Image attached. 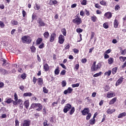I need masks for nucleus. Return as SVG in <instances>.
Segmentation results:
<instances>
[{"label":"nucleus","instance_id":"38","mask_svg":"<svg viewBox=\"0 0 126 126\" xmlns=\"http://www.w3.org/2000/svg\"><path fill=\"white\" fill-rule=\"evenodd\" d=\"M43 92L44 93H46V94H47V93H48V92H49V90L48 89H47L46 87H44L43 88Z\"/></svg>","mask_w":126,"mask_h":126},{"label":"nucleus","instance_id":"11","mask_svg":"<svg viewBox=\"0 0 126 126\" xmlns=\"http://www.w3.org/2000/svg\"><path fill=\"white\" fill-rule=\"evenodd\" d=\"M73 90V89H72V88L69 87V88H68V89L67 90H65L63 92V94L65 95H66V94H70V93H71L72 92Z\"/></svg>","mask_w":126,"mask_h":126},{"label":"nucleus","instance_id":"15","mask_svg":"<svg viewBox=\"0 0 126 126\" xmlns=\"http://www.w3.org/2000/svg\"><path fill=\"white\" fill-rule=\"evenodd\" d=\"M37 84H38L39 86H42V85H43V78H38L37 79Z\"/></svg>","mask_w":126,"mask_h":126},{"label":"nucleus","instance_id":"31","mask_svg":"<svg viewBox=\"0 0 126 126\" xmlns=\"http://www.w3.org/2000/svg\"><path fill=\"white\" fill-rule=\"evenodd\" d=\"M89 122L90 125H95V119L94 118L91 119L89 121Z\"/></svg>","mask_w":126,"mask_h":126},{"label":"nucleus","instance_id":"61","mask_svg":"<svg viewBox=\"0 0 126 126\" xmlns=\"http://www.w3.org/2000/svg\"><path fill=\"white\" fill-rule=\"evenodd\" d=\"M100 4H101V5H106V1H104V0H102L100 2Z\"/></svg>","mask_w":126,"mask_h":126},{"label":"nucleus","instance_id":"56","mask_svg":"<svg viewBox=\"0 0 126 126\" xmlns=\"http://www.w3.org/2000/svg\"><path fill=\"white\" fill-rule=\"evenodd\" d=\"M65 50H68L69 48H70V46H69V44H67L65 45Z\"/></svg>","mask_w":126,"mask_h":126},{"label":"nucleus","instance_id":"5","mask_svg":"<svg viewBox=\"0 0 126 126\" xmlns=\"http://www.w3.org/2000/svg\"><path fill=\"white\" fill-rule=\"evenodd\" d=\"M72 107V106H71V105H70V104L68 103L64 106L63 112H64V113H66L68 111H69V110L71 109Z\"/></svg>","mask_w":126,"mask_h":126},{"label":"nucleus","instance_id":"18","mask_svg":"<svg viewBox=\"0 0 126 126\" xmlns=\"http://www.w3.org/2000/svg\"><path fill=\"white\" fill-rule=\"evenodd\" d=\"M55 75H59L60 74V67L58 66L54 71Z\"/></svg>","mask_w":126,"mask_h":126},{"label":"nucleus","instance_id":"37","mask_svg":"<svg viewBox=\"0 0 126 126\" xmlns=\"http://www.w3.org/2000/svg\"><path fill=\"white\" fill-rule=\"evenodd\" d=\"M11 24L14 26L18 25V22L16 20H13L11 21Z\"/></svg>","mask_w":126,"mask_h":126},{"label":"nucleus","instance_id":"2","mask_svg":"<svg viewBox=\"0 0 126 126\" xmlns=\"http://www.w3.org/2000/svg\"><path fill=\"white\" fill-rule=\"evenodd\" d=\"M22 40L23 43L30 44L31 43V37L29 36L25 35L22 37Z\"/></svg>","mask_w":126,"mask_h":126},{"label":"nucleus","instance_id":"23","mask_svg":"<svg viewBox=\"0 0 126 126\" xmlns=\"http://www.w3.org/2000/svg\"><path fill=\"white\" fill-rule=\"evenodd\" d=\"M126 113L123 112V113L120 114L118 115V119H122V118H124V117H126Z\"/></svg>","mask_w":126,"mask_h":126},{"label":"nucleus","instance_id":"42","mask_svg":"<svg viewBox=\"0 0 126 126\" xmlns=\"http://www.w3.org/2000/svg\"><path fill=\"white\" fill-rule=\"evenodd\" d=\"M120 53L122 55H126V49H125L123 50L122 49H121Z\"/></svg>","mask_w":126,"mask_h":126},{"label":"nucleus","instance_id":"26","mask_svg":"<svg viewBox=\"0 0 126 126\" xmlns=\"http://www.w3.org/2000/svg\"><path fill=\"white\" fill-rule=\"evenodd\" d=\"M114 26L115 28H118V26H119V22L116 19H115L114 20Z\"/></svg>","mask_w":126,"mask_h":126},{"label":"nucleus","instance_id":"20","mask_svg":"<svg viewBox=\"0 0 126 126\" xmlns=\"http://www.w3.org/2000/svg\"><path fill=\"white\" fill-rule=\"evenodd\" d=\"M115 93H108L107 94V98H112V97H115Z\"/></svg>","mask_w":126,"mask_h":126},{"label":"nucleus","instance_id":"36","mask_svg":"<svg viewBox=\"0 0 126 126\" xmlns=\"http://www.w3.org/2000/svg\"><path fill=\"white\" fill-rule=\"evenodd\" d=\"M81 4H82V5H86V4H87V0H81Z\"/></svg>","mask_w":126,"mask_h":126},{"label":"nucleus","instance_id":"17","mask_svg":"<svg viewBox=\"0 0 126 126\" xmlns=\"http://www.w3.org/2000/svg\"><path fill=\"white\" fill-rule=\"evenodd\" d=\"M43 68L45 71H48L50 69V67H49V65L48 63H45L43 65Z\"/></svg>","mask_w":126,"mask_h":126},{"label":"nucleus","instance_id":"43","mask_svg":"<svg viewBox=\"0 0 126 126\" xmlns=\"http://www.w3.org/2000/svg\"><path fill=\"white\" fill-rule=\"evenodd\" d=\"M79 87V83L73 84L72 85V87L73 88H75V87Z\"/></svg>","mask_w":126,"mask_h":126},{"label":"nucleus","instance_id":"57","mask_svg":"<svg viewBox=\"0 0 126 126\" xmlns=\"http://www.w3.org/2000/svg\"><path fill=\"white\" fill-rule=\"evenodd\" d=\"M36 17H37V16L35 14H34V13L32 15V21H33V20H34L35 18H36Z\"/></svg>","mask_w":126,"mask_h":126},{"label":"nucleus","instance_id":"10","mask_svg":"<svg viewBox=\"0 0 126 126\" xmlns=\"http://www.w3.org/2000/svg\"><path fill=\"white\" fill-rule=\"evenodd\" d=\"M56 37H57V34L55 33H52L50 37V42H53L55 41V39H56Z\"/></svg>","mask_w":126,"mask_h":126},{"label":"nucleus","instance_id":"40","mask_svg":"<svg viewBox=\"0 0 126 126\" xmlns=\"http://www.w3.org/2000/svg\"><path fill=\"white\" fill-rule=\"evenodd\" d=\"M120 60L121 62H125V61H126V57H123V56H120L119 57Z\"/></svg>","mask_w":126,"mask_h":126},{"label":"nucleus","instance_id":"3","mask_svg":"<svg viewBox=\"0 0 126 126\" xmlns=\"http://www.w3.org/2000/svg\"><path fill=\"white\" fill-rule=\"evenodd\" d=\"M73 23L76 24V25H80V24L82 23L81 18L77 15L75 16V18L73 20Z\"/></svg>","mask_w":126,"mask_h":126},{"label":"nucleus","instance_id":"25","mask_svg":"<svg viewBox=\"0 0 126 126\" xmlns=\"http://www.w3.org/2000/svg\"><path fill=\"white\" fill-rule=\"evenodd\" d=\"M43 36L44 38H45V39H48V38H49V37L50 36V33H49V32H45L43 33Z\"/></svg>","mask_w":126,"mask_h":126},{"label":"nucleus","instance_id":"22","mask_svg":"<svg viewBox=\"0 0 126 126\" xmlns=\"http://www.w3.org/2000/svg\"><path fill=\"white\" fill-rule=\"evenodd\" d=\"M117 101V97H114L109 101V105H113V104L116 103Z\"/></svg>","mask_w":126,"mask_h":126},{"label":"nucleus","instance_id":"30","mask_svg":"<svg viewBox=\"0 0 126 126\" xmlns=\"http://www.w3.org/2000/svg\"><path fill=\"white\" fill-rule=\"evenodd\" d=\"M43 40L42 39V38H38L37 40H36V45H40V44H41V43H42V41Z\"/></svg>","mask_w":126,"mask_h":126},{"label":"nucleus","instance_id":"49","mask_svg":"<svg viewBox=\"0 0 126 126\" xmlns=\"http://www.w3.org/2000/svg\"><path fill=\"white\" fill-rule=\"evenodd\" d=\"M85 12L86 15H87V16H89V15H90V12L87 9H85Z\"/></svg>","mask_w":126,"mask_h":126},{"label":"nucleus","instance_id":"54","mask_svg":"<svg viewBox=\"0 0 126 126\" xmlns=\"http://www.w3.org/2000/svg\"><path fill=\"white\" fill-rule=\"evenodd\" d=\"M103 27L105 29H108L109 28V25H108V24L104 23L103 24Z\"/></svg>","mask_w":126,"mask_h":126},{"label":"nucleus","instance_id":"34","mask_svg":"<svg viewBox=\"0 0 126 126\" xmlns=\"http://www.w3.org/2000/svg\"><path fill=\"white\" fill-rule=\"evenodd\" d=\"M102 75V72H99L93 75L94 77H98V76H100Z\"/></svg>","mask_w":126,"mask_h":126},{"label":"nucleus","instance_id":"21","mask_svg":"<svg viewBox=\"0 0 126 126\" xmlns=\"http://www.w3.org/2000/svg\"><path fill=\"white\" fill-rule=\"evenodd\" d=\"M116 112V109H108L107 111V114H109V115H111V114H113V113Z\"/></svg>","mask_w":126,"mask_h":126},{"label":"nucleus","instance_id":"27","mask_svg":"<svg viewBox=\"0 0 126 126\" xmlns=\"http://www.w3.org/2000/svg\"><path fill=\"white\" fill-rule=\"evenodd\" d=\"M70 109L71 110H70L69 114V115H71L74 113V112H75V108L74 107H72Z\"/></svg>","mask_w":126,"mask_h":126},{"label":"nucleus","instance_id":"41","mask_svg":"<svg viewBox=\"0 0 126 126\" xmlns=\"http://www.w3.org/2000/svg\"><path fill=\"white\" fill-rule=\"evenodd\" d=\"M38 81V79L36 78L35 77H33L32 82L33 84H36V82Z\"/></svg>","mask_w":126,"mask_h":126},{"label":"nucleus","instance_id":"33","mask_svg":"<svg viewBox=\"0 0 126 126\" xmlns=\"http://www.w3.org/2000/svg\"><path fill=\"white\" fill-rule=\"evenodd\" d=\"M117 71H118V67H114L112 69L113 74H116V73H117Z\"/></svg>","mask_w":126,"mask_h":126},{"label":"nucleus","instance_id":"53","mask_svg":"<svg viewBox=\"0 0 126 126\" xmlns=\"http://www.w3.org/2000/svg\"><path fill=\"white\" fill-rule=\"evenodd\" d=\"M65 72H66V71L65 70H63L60 73V74L61 75H65Z\"/></svg>","mask_w":126,"mask_h":126},{"label":"nucleus","instance_id":"47","mask_svg":"<svg viewBox=\"0 0 126 126\" xmlns=\"http://www.w3.org/2000/svg\"><path fill=\"white\" fill-rule=\"evenodd\" d=\"M1 62H3L2 65H5V63H6V60L4 59L1 58Z\"/></svg>","mask_w":126,"mask_h":126},{"label":"nucleus","instance_id":"1","mask_svg":"<svg viewBox=\"0 0 126 126\" xmlns=\"http://www.w3.org/2000/svg\"><path fill=\"white\" fill-rule=\"evenodd\" d=\"M101 66H102V64H101V63H97V65H96V62L94 61V62L91 67V70L92 71H97V70L101 68Z\"/></svg>","mask_w":126,"mask_h":126},{"label":"nucleus","instance_id":"29","mask_svg":"<svg viewBox=\"0 0 126 126\" xmlns=\"http://www.w3.org/2000/svg\"><path fill=\"white\" fill-rule=\"evenodd\" d=\"M109 64H113V63H114V59L113 58H110L108 60Z\"/></svg>","mask_w":126,"mask_h":126},{"label":"nucleus","instance_id":"64","mask_svg":"<svg viewBox=\"0 0 126 126\" xmlns=\"http://www.w3.org/2000/svg\"><path fill=\"white\" fill-rule=\"evenodd\" d=\"M35 7L37 10H39V9H40V5H39L38 4H35Z\"/></svg>","mask_w":126,"mask_h":126},{"label":"nucleus","instance_id":"62","mask_svg":"<svg viewBox=\"0 0 126 126\" xmlns=\"http://www.w3.org/2000/svg\"><path fill=\"white\" fill-rule=\"evenodd\" d=\"M17 103L19 105H21V104H22V103H23V101H22V100H21V99H19L18 101H17Z\"/></svg>","mask_w":126,"mask_h":126},{"label":"nucleus","instance_id":"9","mask_svg":"<svg viewBox=\"0 0 126 126\" xmlns=\"http://www.w3.org/2000/svg\"><path fill=\"white\" fill-rule=\"evenodd\" d=\"M123 81H124V78L123 77H121L116 82L115 84L116 86H119V85L122 84V83H123Z\"/></svg>","mask_w":126,"mask_h":126},{"label":"nucleus","instance_id":"55","mask_svg":"<svg viewBox=\"0 0 126 126\" xmlns=\"http://www.w3.org/2000/svg\"><path fill=\"white\" fill-rule=\"evenodd\" d=\"M95 7H96V8H98V9H101V6H100V5H99V4L96 3L95 4Z\"/></svg>","mask_w":126,"mask_h":126},{"label":"nucleus","instance_id":"8","mask_svg":"<svg viewBox=\"0 0 126 126\" xmlns=\"http://www.w3.org/2000/svg\"><path fill=\"white\" fill-rule=\"evenodd\" d=\"M81 112H82V115L83 116H85V115H88V114H89V112H90V110H89V108H85Z\"/></svg>","mask_w":126,"mask_h":126},{"label":"nucleus","instance_id":"46","mask_svg":"<svg viewBox=\"0 0 126 126\" xmlns=\"http://www.w3.org/2000/svg\"><path fill=\"white\" fill-rule=\"evenodd\" d=\"M90 118H91V113H88V115L86 117V120L88 121L90 120Z\"/></svg>","mask_w":126,"mask_h":126},{"label":"nucleus","instance_id":"28","mask_svg":"<svg viewBox=\"0 0 126 126\" xmlns=\"http://www.w3.org/2000/svg\"><path fill=\"white\" fill-rule=\"evenodd\" d=\"M58 3V1L57 0H51L49 2V4L53 5V4H57Z\"/></svg>","mask_w":126,"mask_h":126},{"label":"nucleus","instance_id":"45","mask_svg":"<svg viewBox=\"0 0 126 126\" xmlns=\"http://www.w3.org/2000/svg\"><path fill=\"white\" fill-rule=\"evenodd\" d=\"M83 32V30L80 28H78L76 29V32H77V33H82V32Z\"/></svg>","mask_w":126,"mask_h":126},{"label":"nucleus","instance_id":"35","mask_svg":"<svg viewBox=\"0 0 126 126\" xmlns=\"http://www.w3.org/2000/svg\"><path fill=\"white\" fill-rule=\"evenodd\" d=\"M111 73H112L111 70H108V71H106L104 73V75L110 76V75H111Z\"/></svg>","mask_w":126,"mask_h":126},{"label":"nucleus","instance_id":"24","mask_svg":"<svg viewBox=\"0 0 126 126\" xmlns=\"http://www.w3.org/2000/svg\"><path fill=\"white\" fill-rule=\"evenodd\" d=\"M33 94L31 93H25L23 94L24 97H31Z\"/></svg>","mask_w":126,"mask_h":126},{"label":"nucleus","instance_id":"60","mask_svg":"<svg viewBox=\"0 0 126 126\" xmlns=\"http://www.w3.org/2000/svg\"><path fill=\"white\" fill-rule=\"evenodd\" d=\"M60 65H61V66H62V67H63V68L64 69H66V66L65 65H64V64L60 63Z\"/></svg>","mask_w":126,"mask_h":126},{"label":"nucleus","instance_id":"12","mask_svg":"<svg viewBox=\"0 0 126 126\" xmlns=\"http://www.w3.org/2000/svg\"><path fill=\"white\" fill-rule=\"evenodd\" d=\"M31 121L29 120H24L23 123V126H30Z\"/></svg>","mask_w":126,"mask_h":126},{"label":"nucleus","instance_id":"51","mask_svg":"<svg viewBox=\"0 0 126 126\" xmlns=\"http://www.w3.org/2000/svg\"><path fill=\"white\" fill-rule=\"evenodd\" d=\"M59 103V101H55L52 104V106H53V107H56L58 104Z\"/></svg>","mask_w":126,"mask_h":126},{"label":"nucleus","instance_id":"44","mask_svg":"<svg viewBox=\"0 0 126 126\" xmlns=\"http://www.w3.org/2000/svg\"><path fill=\"white\" fill-rule=\"evenodd\" d=\"M31 50H32V53H35L36 51V48H35L34 46H32L31 47Z\"/></svg>","mask_w":126,"mask_h":126},{"label":"nucleus","instance_id":"19","mask_svg":"<svg viewBox=\"0 0 126 126\" xmlns=\"http://www.w3.org/2000/svg\"><path fill=\"white\" fill-rule=\"evenodd\" d=\"M91 19L93 21V22H96V21H97V18L96 16H95L94 15H93V16L91 17Z\"/></svg>","mask_w":126,"mask_h":126},{"label":"nucleus","instance_id":"59","mask_svg":"<svg viewBox=\"0 0 126 126\" xmlns=\"http://www.w3.org/2000/svg\"><path fill=\"white\" fill-rule=\"evenodd\" d=\"M21 77L23 79H25V78H26V74H25V73L22 74L21 76Z\"/></svg>","mask_w":126,"mask_h":126},{"label":"nucleus","instance_id":"32","mask_svg":"<svg viewBox=\"0 0 126 126\" xmlns=\"http://www.w3.org/2000/svg\"><path fill=\"white\" fill-rule=\"evenodd\" d=\"M61 32L64 36H66V30H65V28H63V29H62L61 30Z\"/></svg>","mask_w":126,"mask_h":126},{"label":"nucleus","instance_id":"14","mask_svg":"<svg viewBox=\"0 0 126 126\" xmlns=\"http://www.w3.org/2000/svg\"><path fill=\"white\" fill-rule=\"evenodd\" d=\"M0 73L3 75H5V74H7V71L2 68H0Z\"/></svg>","mask_w":126,"mask_h":126},{"label":"nucleus","instance_id":"58","mask_svg":"<svg viewBox=\"0 0 126 126\" xmlns=\"http://www.w3.org/2000/svg\"><path fill=\"white\" fill-rule=\"evenodd\" d=\"M19 89H20L21 91H24V90H25V88H24V86H20L19 87Z\"/></svg>","mask_w":126,"mask_h":126},{"label":"nucleus","instance_id":"7","mask_svg":"<svg viewBox=\"0 0 126 126\" xmlns=\"http://www.w3.org/2000/svg\"><path fill=\"white\" fill-rule=\"evenodd\" d=\"M37 23L39 24V27H41L42 26H46V24L44 23V21H43L41 18H38L37 20Z\"/></svg>","mask_w":126,"mask_h":126},{"label":"nucleus","instance_id":"16","mask_svg":"<svg viewBox=\"0 0 126 126\" xmlns=\"http://www.w3.org/2000/svg\"><path fill=\"white\" fill-rule=\"evenodd\" d=\"M30 104V103L29 102V100H26L24 103V105L25 106V107L27 108L28 109V108H29V105Z\"/></svg>","mask_w":126,"mask_h":126},{"label":"nucleus","instance_id":"63","mask_svg":"<svg viewBox=\"0 0 126 126\" xmlns=\"http://www.w3.org/2000/svg\"><path fill=\"white\" fill-rule=\"evenodd\" d=\"M15 126H19V121L18 120H15Z\"/></svg>","mask_w":126,"mask_h":126},{"label":"nucleus","instance_id":"39","mask_svg":"<svg viewBox=\"0 0 126 126\" xmlns=\"http://www.w3.org/2000/svg\"><path fill=\"white\" fill-rule=\"evenodd\" d=\"M13 101V100H12L11 98H8L6 101V103H7V104H10V103H12Z\"/></svg>","mask_w":126,"mask_h":126},{"label":"nucleus","instance_id":"52","mask_svg":"<svg viewBox=\"0 0 126 126\" xmlns=\"http://www.w3.org/2000/svg\"><path fill=\"white\" fill-rule=\"evenodd\" d=\"M95 36V33L94 32H91V40H92L93 38H94V36Z\"/></svg>","mask_w":126,"mask_h":126},{"label":"nucleus","instance_id":"4","mask_svg":"<svg viewBox=\"0 0 126 126\" xmlns=\"http://www.w3.org/2000/svg\"><path fill=\"white\" fill-rule=\"evenodd\" d=\"M31 107L32 108H37L36 111H41L43 109V106L40 103H32Z\"/></svg>","mask_w":126,"mask_h":126},{"label":"nucleus","instance_id":"6","mask_svg":"<svg viewBox=\"0 0 126 126\" xmlns=\"http://www.w3.org/2000/svg\"><path fill=\"white\" fill-rule=\"evenodd\" d=\"M58 42L59 44H63V42H64V36L62 34H61L58 38Z\"/></svg>","mask_w":126,"mask_h":126},{"label":"nucleus","instance_id":"50","mask_svg":"<svg viewBox=\"0 0 126 126\" xmlns=\"http://www.w3.org/2000/svg\"><path fill=\"white\" fill-rule=\"evenodd\" d=\"M14 96L15 101H17V100H18V96L17 95V94L15 93Z\"/></svg>","mask_w":126,"mask_h":126},{"label":"nucleus","instance_id":"48","mask_svg":"<svg viewBox=\"0 0 126 126\" xmlns=\"http://www.w3.org/2000/svg\"><path fill=\"white\" fill-rule=\"evenodd\" d=\"M62 85L63 87H65V86H66V81H63L62 82Z\"/></svg>","mask_w":126,"mask_h":126},{"label":"nucleus","instance_id":"13","mask_svg":"<svg viewBox=\"0 0 126 126\" xmlns=\"http://www.w3.org/2000/svg\"><path fill=\"white\" fill-rule=\"evenodd\" d=\"M104 16H105L107 19H110V18H112V13L111 12H107L104 14Z\"/></svg>","mask_w":126,"mask_h":126}]
</instances>
